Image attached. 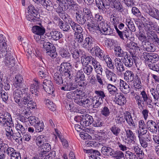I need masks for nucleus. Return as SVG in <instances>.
<instances>
[{
    "instance_id": "48",
    "label": "nucleus",
    "mask_w": 159,
    "mask_h": 159,
    "mask_svg": "<svg viewBox=\"0 0 159 159\" xmlns=\"http://www.w3.org/2000/svg\"><path fill=\"white\" fill-rule=\"evenodd\" d=\"M45 102L46 107L49 108L50 110L52 111H54L56 110V106L52 102L48 99H46Z\"/></svg>"
},
{
    "instance_id": "16",
    "label": "nucleus",
    "mask_w": 159,
    "mask_h": 159,
    "mask_svg": "<svg viewBox=\"0 0 159 159\" xmlns=\"http://www.w3.org/2000/svg\"><path fill=\"white\" fill-rule=\"evenodd\" d=\"M114 101L116 104L122 106L126 103V100L123 94L120 93H117L115 94Z\"/></svg>"
},
{
    "instance_id": "36",
    "label": "nucleus",
    "mask_w": 159,
    "mask_h": 159,
    "mask_svg": "<svg viewBox=\"0 0 159 159\" xmlns=\"http://www.w3.org/2000/svg\"><path fill=\"white\" fill-rule=\"evenodd\" d=\"M0 125L2 126L13 127L14 124L12 121L0 117Z\"/></svg>"
},
{
    "instance_id": "27",
    "label": "nucleus",
    "mask_w": 159,
    "mask_h": 159,
    "mask_svg": "<svg viewBox=\"0 0 159 159\" xmlns=\"http://www.w3.org/2000/svg\"><path fill=\"white\" fill-rule=\"evenodd\" d=\"M75 16L77 22L79 24L83 25L85 23L86 17L82 14V13L76 12Z\"/></svg>"
},
{
    "instance_id": "61",
    "label": "nucleus",
    "mask_w": 159,
    "mask_h": 159,
    "mask_svg": "<svg viewBox=\"0 0 159 159\" xmlns=\"http://www.w3.org/2000/svg\"><path fill=\"white\" fill-rule=\"evenodd\" d=\"M34 127L35 129V130L37 132L42 131L43 129L44 125L43 123H40L39 121V123L34 124Z\"/></svg>"
},
{
    "instance_id": "31",
    "label": "nucleus",
    "mask_w": 159,
    "mask_h": 159,
    "mask_svg": "<svg viewBox=\"0 0 159 159\" xmlns=\"http://www.w3.org/2000/svg\"><path fill=\"white\" fill-rule=\"evenodd\" d=\"M94 52L95 56L99 58L104 53L103 50L101 49L100 47L98 46L95 45L90 50V52Z\"/></svg>"
},
{
    "instance_id": "26",
    "label": "nucleus",
    "mask_w": 159,
    "mask_h": 159,
    "mask_svg": "<svg viewBox=\"0 0 159 159\" xmlns=\"http://www.w3.org/2000/svg\"><path fill=\"white\" fill-rule=\"evenodd\" d=\"M125 136L127 137L125 139L126 142V143L127 141H128L127 143H128L132 142L135 139L134 134L132 131L128 128L125 129Z\"/></svg>"
},
{
    "instance_id": "58",
    "label": "nucleus",
    "mask_w": 159,
    "mask_h": 159,
    "mask_svg": "<svg viewBox=\"0 0 159 159\" xmlns=\"http://www.w3.org/2000/svg\"><path fill=\"white\" fill-rule=\"evenodd\" d=\"M52 47L49 48L48 50L46 51L47 55L51 57L53 59L56 58L57 56V53L56 52V49L55 47L54 51H51Z\"/></svg>"
},
{
    "instance_id": "18",
    "label": "nucleus",
    "mask_w": 159,
    "mask_h": 159,
    "mask_svg": "<svg viewBox=\"0 0 159 159\" xmlns=\"http://www.w3.org/2000/svg\"><path fill=\"white\" fill-rule=\"evenodd\" d=\"M95 59L91 56L83 54L81 57V61L83 65H88L90 63L92 65Z\"/></svg>"
},
{
    "instance_id": "56",
    "label": "nucleus",
    "mask_w": 159,
    "mask_h": 159,
    "mask_svg": "<svg viewBox=\"0 0 159 159\" xmlns=\"http://www.w3.org/2000/svg\"><path fill=\"white\" fill-rule=\"evenodd\" d=\"M42 5L45 7L46 9L48 11H50L53 8H54V7L53 6L52 2L50 0H47Z\"/></svg>"
},
{
    "instance_id": "7",
    "label": "nucleus",
    "mask_w": 159,
    "mask_h": 159,
    "mask_svg": "<svg viewBox=\"0 0 159 159\" xmlns=\"http://www.w3.org/2000/svg\"><path fill=\"white\" fill-rule=\"evenodd\" d=\"M94 42V38L89 35L85 38L81 46L83 48L90 51L95 46Z\"/></svg>"
},
{
    "instance_id": "57",
    "label": "nucleus",
    "mask_w": 159,
    "mask_h": 159,
    "mask_svg": "<svg viewBox=\"0 0 159 159\" xmlns=\"http://www.w3.org/2000/svg\"><path fill=\"white\" fill-rule=\"evenodd\" d=\"M43 48L45 49L46 51L52 47L51 51H53L55 49V46L54 45L49 42H44L43 44Z\"/></svg>"
},
{
    "instance_id": "14",
    "label": "nucleus",
    "mask_w": 159,
    "mask_h": 159,
    "mask_svg": "<svg viewBox=\"0 0 159 159\" xmlns=\"http://www.w3.org/2000/svg\"><path fill=\"white\" fill-rule=\"evenodd\" d=\"M93 122V117L88 114L83 116L81 120H80V124L83 126H88Z\"/></svg>"
},
{
    "instance_id": "33",
    "label": "nucleus",
    "mask_w": 159,
    "mask_h": 159,
    "mask_svg": "<svg viewBox=\"0 0 159 159\" xmlns=\"http://www.w3.org/2000/svg\"><path fill=\"white\" fill-rule=\"evenodd\" d=\"M32 30L34 34L43 35L45 32V29L42 26L35 25L32 27Z\"/></svg>"
},
{
    "instance_id": "5",
    "label": "nucleus",
    "mask_w": 159,
    "mask_h": 159,
    "mask_svg": "<svg viewBox=\"0 0 159 159\" xmlns=\"http://www.w3.org/2000/svg\"><path fill=\"white\" fill-rule=\"evenodd\" d=\"M99 32H102V31L106 35H110L113 34V30L111 29L105 20L98 25Z\"/></svg>"
},
{
    "instance_id": "20",
    "label": "nucleus",
    "mask_w": 159,
    "mask_h": 159,
    "mask_svg": "<svg viewBox=\"0 0 159 159\" xmlns=\"http://www.w3.org/2000/svg\"><path fill=\"white\" fill-rule=\"evenodd\" d=\"M115 66L118 73L121 74L125 70L123 63L119 58H116L114 60Z\"/></svg>"
},
{
    "instance_id": "59",
    "label": "nucleus",
    "mask_w": 159,
    "mask_h": 159,
    "mask_svg": "<svg viewBox=\"0 0 159 159\" xmlns=\"http://www.w3.org/2000/svg\"><path fill=\"white\" fill-rule=\"evenodd\" d=\"M107 88L109 92L111 94L116 93L117 91V88L114 85L111 84H108Z\"/></svg>"
},
{
    "instance_id": "47",
    "label": "nucleus",
    "mask_w": 159,
    "mask_h": 159,
    "mask_svg": "<svg viewBox=\"0 0 159 159\" xmlns=\"http://www.w3.org/2000/svg\"><path fill=\"white\" fill-rule=\"evenodd\" d=\"M41 149V153H42L43 155L46 152H48L51 149L50 145L47 143H44L41 146L39 147Z\"/></svg>"
},
{
    "instance_id": "17",
    "label": "nucleus",
    "mask_w": 159,
    "mask_h": 159,
    "mask_svg": "<svg viewBox=\"0 0 159 159\" xmlns=\"http://www.w3.org/2000/svg\"><path fill=\"white\" fill-rule=\"evenodd\" d=\"M140 40L142 42V46L141 47H143V48L146 49L147 50L150 52H153L154 50L153 49V46L148 45V46H146V37L144 34L141 33L140 34Z\"/></svg>"
},
{
    "instance_id": "60",
    "label": "nucleus",
    "mask_w": 159,
    "mask_h": 159,
    "mask_svg": "<svg viewBox=\"0 0 159 159\" xmlns=\"http://www.w3.org/2000/svg\"><path fill=\"white\" fill-rule=\"evenodd\" d=\"M59 15L63 20L65 21H67L68 20V22L69 21L70 23L71 21H72V20L70 18V16L66 13L65 11L63 13L59 14Z\"/></svg>"
},
{
    "instance_id": "41",
    "label": "nucleus",
    "mask_w": 159,
    "mask_h": 159,
    "mask_svg": "<svg viewBox=\"0 0 159 159\" xmlns=\"http://www.w3.org/2000/svg\"><path fill=\"white\" fill-rule=\"evenodd\" d=\"M95 96H94L101 101H102L106 98V95L104 91L101 90H95L94 92Z\"/></svg>"
},
{
    "instance_id": "55",
    "label": "nucleus",
    "mask_w": 159,
    "mask_h": 159,
    "mask_svg": "<svg viewBox=\"0 0 159 159\" xmlns=\"http://www.w3.org/2000/svg\"><path fill=\"white\" fill-rule=\"evenodd\" d=\"M15 128L17 132L22 133V134L23 135L25 132V129L23 126L20 123L17 122Z\"/></svg>"
},
{
    "instance_id": "29",
    "label": "nucleus",
    "mask_w": 159,
    "mask_h": 159,
    "mask_svg": "<svg viewBox=\"0 0 159 159\" xmlns=\"http://www.w3.org/2000/svg\"><path fill=\"white\" fill-rule=\"evenodd\" d=\"M106 74L107 79L111 83L115 82L117 79L116 74L114 72L107 69Z\"/></svg>"
},
{
    "instance_id": "43",
    "label": "nucleus",
    "mask_w": 159,
    "mask_h": 159,
    "mask_svg": "<svg viewBox=\"0 0 159 159\" xmlns=\"http://www.w3.org/2000/svg\"><path fill=\"white\" fill-rule=\"evenodd\" d=\"M125 53V52L123 51L120 46H117L114 48V53L117 57H124Z\"/></svg>"
},
{
    "instance_id": "15",
    "label": "nucleus",
    "mask_w": 159,
    "mask_h": 159,
    "mask_svg": "<svg viewBox=\"0 0 159 159\" xmlns=\"http://www.w3.org/2000/svg\"><path fill=\"white\" fill-rule=\"evenodd\" d=\"M19 89H16L13 93L14 100L15 102L17 104L18 101H20L21 95L23 96V93L26 91V89H23L21 88Z\"/></svg>"
},
{
    "instance_id": "19",
    "label": "nucleus",
    "mask_w": 159,
    "mask_h": 159,
    "mask_svg": "<svg viewBox=\"0 0 159 159\" xmlns=\"http://www.w3.org/2000/svg\"><path fill=\"white\" fill-rule=\"evenodd\" d=\"M63 85V86L60 87L58 89L59 90L70 91L74 90L77 88V86L71 82H64Z\"/></svg>"
},
{
    "instance_id": "35",
    "label": "nucleus",
    "mask_w": 159,
    "mask_h": 159,
    "mask_svg": "<svg viewBox=\"0 0 159 159\" xmlns=\"http://www.w3.org/2000/svg\"><path fill=\"white\" fill-rule=\"evenodd\" d=\"M148 129L152 133L157 132V130L155 122L152 120L148 121L147 123Z\"/></svg>"
},
{
    "instance_id": "52",
    "label": "nucleus",
    "mask_w": 159,
    "mask_h": 159,
    "mask_svg": "<svg viewBox=\"0 0 159 159\" xmlns=\"http://www.w3.org/2000/svg\"><path fill=\"white\" fill-rule=\"evenodd\" d=\"M82 14L86 17L87 20H89L91 19L92 16V14L88 8L85 7L83 10Z\"/></svg>"
},
{
    "instance_id": "24",
    "label": "nucleus",
    "mask_w": 159,
    "mask_h": 159,
    "mask_svg": "<svg viewBox=\"0 0 159 159\" xmlns=\"http://www.w3.org/2000/svg\"><path fill=\"white\" fill-rule=\"evenodd\" d=\"M47 138L44 135H39L36 137L35 139L36 144L37 146L40 147L46 142Z\"/></svg>"
},
{
    "instance_id": "10",
    "label": "nucleus",
    "mask_w": 159,
    "mask_h": 159,
    "mask_svg": "<svg viewBox=\"0 0 159 159\" xmlns=\"http://www.w3.org/2000/svg\"><path fill=\"white\" fill-rule=\"evenodd\" d=\"M43 86L45 91L49 94L53 93L54 89L53 83L48 80L45 79L43 82Z\"/></svg>"
},
{
    "instance_id": "8",
    "label": "nucleus",
    "mask_w": 159,
    "mask_h": 159,
    "mask_svg": "<svg viewBox=\"0 0 159 159\" xmlns=\"http://www.w3.org/2000/svg\"><path fill=\"white\" fill-rule=\"evenodd\" d=\"M109 147L106 146V145H102L103 147L101 149V152L104 155L107 156H112L114 152V150L111 147H115V143L113 141H110L109 142Z\"/></svg>"
},
{
    "instance_id": "62",
    "label": "nucleus",
    "mask_w": 159,
    "mask_h": 159,
    "mask_svg": "<svg viewBox=\"0 0 159 159\" xmlns=\"http://www.w3.org/2000/svg\"><path fill=\"white\" fill-rule=\"evenodd\" d=\"M93 69L92 66L90 65H86L83 68L84 72L88 75H90Z\"/></svg>"
},
{
    "instance_id": "42",
    "label": "nucleus",
    "mask_w": 159,
    "mask_h": 159,
    "mask_svg": "<svg viewBox=\"0 0 159 159\" xmlns=\"http://www.w3.org/2000/svg\"><path fill=\"white\" fill-rule=\"evenodd\" d=\"M124 118L130 126H134V122L133 120L130 113L128 111L124 113Z\"/></svg>"
},
{
    "instance_id": "54",
    "label": "nucleus",
    "mask_w": 159,
    "mask_h": 159,
    "mask_svg": "<svg viewBox=\"0 0 159 159\" xmlns=\"http://www.w3.org/2000/svg\"><path fill=\"white\" fill-rule=\"evenodd\" d=\"M112 156L117 159H125L124 154L121 151H114Z\"/></svg>"
},
{
    "instance_id": "22",
    "label": "nucleus",
    "mask_w": 159,
    "mask_h": 159,
    "mask_svg": "<svg viewBox=\"0 0 159 159\" xmlns=\"http://www.w3.org/2000/svg\"><path fill=\"white\" fill-rule=\"evenodd\" d=\"M120 89L121 92L125 94H127L130 91L129 85L125 81L120 79Z\"/></svg>"
},
{
    "instance_id": "34",
    "label": "nucleus",
    "mask_w": 159,
    "mask_h": 159,
    "mask_svg": "<svg viewBox=\"0 0 159 159\" xmlns=\"http://www.w3.org/2000/svg\"><path fill=\"white\" fill-rule=\"evenodd\" d=\"M63 75H61L58 73H54L53 76V79L54 82L57 85H61L63 84V80L62 76Z\"/></svg>"
},
{
    "instance_id": "2",
    "label": "nucleus",
    "mask_w": 159,
    "mask_h": 159,
    "mask_svg": "<svg viewBox=\"0 0 159 159\" xmlns=\"http://www.w3.org/2000/svg\"><path fill=\"white\" fill-rule=\"evenodd\" d=\"M126 46L131 57L133 58L136 66L137 67L139 54L138 48H139L137 44L130 40L126 42Z\"/></svg>"
},
{
    "instance_id": "37",
    "label": "nucleus",
    "mask_w": 159,
    "mask_h": 159,
    "mask_svg": "<svg viewBox=\"0 0 159 159\" xmlns=\"http://www.w3.org/2000/svg\"><path fill=\"white\" fill-rule=\"evenodd\" d=\"M51 39L55 41L59 40L62 37L61 33L58 31L52 30L50 32Z\"/></svg>"
},
{
    "instance_id": "30",
    "label": "nucleus",
    "mask_w": 159,
    "mask_h": 159,
    "mask_svg": "<svg viewBox=\"0 0 159 159\" xmlns=\"http://www.w3.org/2000/svg\"><path fill=\"white\" fill-rule=\"evenodd\" d=\"M71 62H63L60 65L59 68V71L61 74H62L63 72L70 70L71 67Z\"/></svg>"
},
{
    "instance_id": "63",
    "label": "nucleus",
    "mask_w": 159,
    "mask_h": 159,
    "mask_svg": "<svg viewBox=\"0 0 159 159\" xmlns=\"http://www.w3.org/2000/svg\"><path fill=\"white\" fill-rule=\"evenodd\" d=\"M101 112V114L105 117L109 116L110 113L109 109L106 106H105L102 108Z\"/></svg>"
},
{
    "instance_id": "40",
    "label": "nucleus",
    "mask_w": 159,
    "mask_h": 159,
    "mask_svg": "<svg viewBox=\"0 0 159 159\" xmlns=\"http://www.w3.org/2000/svg\"><path fill=\"white\" fill-rule=\"evenodd\" d=\"M126 25L129 29L132 32H134L136 30V29L131 19L129 17H127L125 20Z\"/></svg>"
},
{
    "instance_id": "28",
    "label": "nucleus",
    "mask_w": 159,
    "mask_h": 159,
    "mask_svg": "<svg viewBox=\"0 0 159 159\" xmlns=\"http://www.w3.org/2000/svg\"><path fill=\"white\" fill-rule=\"evenodd\" d=\"M23 79L21 75H17L15 76L14 85L16 88H21L22 86Z\"/></svg>"
},
{
    "instance_id": "11",
    "label": "nucleus",
    "mask_w": 159,
    "mask_h": 159,
    "mask_svg": "<svg viewBox=\"0 0 159 159\" xmlns=\"http://www.w3.org/2000/svg\"><path fill=\"white\" fill-rule=\"evenodd\" d=\"M85 80V77L83 72L81 70L78 71L75 77V81L80 86H83L84 85V81Z\"/></svg>"
},
{
    "instance_id": "1",
    "label": "nucleus",
    "mask_w": 159,
    "mask_h": 159,
    "mask_svg": "<svg viewBox=\"0 0 159 159\" xmlns=\"http://www.w3.org/2000/svg\"><path fill=\"white\" fill-rule=\"evenodd\" d=\"M137 64V67L136 66L137 70L135 71V76L133 72L129 70L126 71L124 74L125 80L127 82H131L134 80V88L133 92V98L136 101L137 103L139 105V67Z\"/></svg>"
},
{
    "instance_id": "44",
    "label": "nucleus",
    "mask_w": 159,
    "mask_h": 159,
    "mask_svg": "<svg viewBox=\"0 0 159 159\" xmlns=\"http://www.w3.org/2000/svg\"><path fill=\"white\" fill-rule=\"evenodd\" d=\"M55 130L57 135L62 143L63 146L64 148H66L68 146V141L64 138V136L60 134L57 129H55Z\"/></svg>"
},
{
    "instance_id": "32",
    "label": "nucleus",
    "mask_w": 159,
    "mask_h": 159,
    "mask_svg": "<svg viewBox=\"0 0 159 159\" xmlns=\"http://www.w3.org/2000/svg\"><path fill=\"white\" fill-rule=\"evenodd\" d=\"M58 19L59 21L58 25L60 29L64 31H68L70 28L69 24L67 21L64 22L59 18Z\"/></svg>"
},
{
    "instance_id": "3",
    "label": "nucleus",
    "mask_w": 159,
    "mask_h": 159,
    "mask_svg": "<svg viewBox=\"0 0 159 159\" xmlns=\"http://www.w3.org/2000/svg\"><path fill=\"white\" fill-rule=\"evenodd\" d=\"M27 9V12H26V19L31 22H37L38 21L40 15L37 9L32 4H30Z\"/></svg>"
},
{
    "instance_id": "45",
    "label": "nucleus",
    "mask_w": 159,
    "mask_h": 159,
    "mask_svg": "<svg viewBox=\"0 0 159 159\" xmlns=\"http://www.w3.org/2000/svg\"><path fill=\"white\" fill-rule=\"evenodd\" d=\"M88 29L89 31L92 32H95L96 33H99L98 28V25L94 23H92L87 24Z\"/></svg>"
},
{
    "instance_id": "50",
    "label": "nucleus",
    "mask_w": 159,
    "mask_h": 159,
    "mask_svg": "<svg viewBox=\"0 0 159 159\" xmlns=\"http://www.w3.org/2000/svg\"><path fill=\"white\" fill-rule=\"evenodd\" d=\"M95 2L97 6L99 9H102L103 8L107 9L109 8L107 5H105L103 2L102 0H96Z\"/></svg>"
},
{
    "instance_id": "51",
    "label": "nucleus",
    "mask_w": 159,
    "mask_h": 159,
    "mask_svg": "<svg viewBox=\"0 0 159 159\" xmlns=\"http://www.w3.org/2000/svg\"><path fill=\"white\" fill-rule=\"evenodd\" d=\"M146 65L148 66L151 69L159 73V62L156 65L153 63L152 62L150 63H146Z\"/></svg>"
},
{
    "instance_id": "64",
    "label": "nucleus",
    "mask_w": 159,
    "mask_h": 159,
    "mask_svg": "<svg viewBox=\"0 0 159 159\" xmlns=\"http://www.w3.org/2000/svg\"><path fill=\"white\" fill-rule=\"evenodd\" d=\"M76 99H79L80 97H83L84 96V92L80 89H77L74 91Z\"/></svg>"
},
{
    "instance_id": "38",
    "label": "nucleus",
    "mask_w": 159,
    "mask_h": 159,
    "mask_svg": "<svg viewBox=\"0 0 159 159\" xmlns=\"http://www.w3.org/2000/svg\"><path fill=\"white\" fill-rule=\"evenodd\" d=\"M91 106L93 108H97L102 103V101L98 99L97 98L94 96L93 97H91Z\"/></svg>"
},
{
    "instance_id": "9",
    "label": "nucleus",
    "mask_w": 159,
    "mask_h": 159,
    "mask_svg": "<svg viewBox=\"0 0 159 159\" xmlns=\"http://www.w3.org/2000/svg\"><path fill=\"white\" fill-rule=\"evenodd\" d=\"M7 40L3 35L0 34V55L2 57L5 54V51L8 50L10 46L7 45Z\"/></svg>"
},
{
    "instance_id": "6",
    "label": "nucleus",
    "mask_w": 159,
    "mask_h": 159,
    "mask_svg": "<svg viewBox=\"0 0 159 159\" xmlns=\"http://www.w3.org/2000/svg\"><path fill=\"white\" fill-rule=\"evenodd\" d=\"M24 96H22V98L20 99V101H18L17 104L20 109L23 110V108L25 109V108H27L28 107H26L25 106H27L30 100V95L28 93L24 92L23 93Z\"/></svg>"
},
{
    "instance_id": "13",
    "label": "nucleus",
    "mask_w": 159,
    "mask_h": 159,
    "mask_svg": "<svg viewBox=\"0 0 159 159\" xmlns=\"http://www.w3.org/2000/svg\"><path fill=\"white\" fill-rule=\"evenodd\" d=\"M91 98L89 97L87 98H79L78 100H75V102L80 106L84 107H89L91 106Z\"/></svg>"
},
{
    "instance_id": "46",
    "label": "nucleus",
    "mask_w": 159,
    "mask_h": 159,
    "mask_svg": "<svg viewBox=\"0 0 159 159\" xmlns=\"http://www.w3.org/2000/svg\"><path fill=\"white\" fill-rule=\"evenodd\" d=\"M86 152L91 153L89 159H94V158L99 157V156L100 155V153L98 150H96L89 149L86 150Z\"/></svg>"
},
{
    "instance_id": "12",
    "label": "nucleus",
    "mask_w": 159,
    "mask_h": 159,
    "mask_svg": "<svg viewBox=\"0 0 159 159\" xmlns=\"http://www.w3.org/2000/svg\"><path fill=\"white\" fill-rule=\"evenodd\" d=\"M34 83L31 84L30 90L33 96H38L39 94V90L40 83L36 79H34Z\"/></svg>"
},
{
    "instance_id": "4",
    "label": "nucleus",
    "mask_w": 159,
    "mask_h": 159,
    "mask_svg": "<svg viewBox=\"0 0 159 159\" xmlns=\"http://www.w3.org/2000/svg\"><path fill=\"white\" fill-rule=\"evenodd\" d=\"M11 49L10 47H9L7 50L5 51V54L2 57L0 55V58L5 57L4 60V63L6 66L11 68L13 67L15 61L14 57L12 55L11 52Z\"/></svg>"
},
{
    "instance_id": "21",
    "label": "nucleus",
    "mask_w": 159,
    "mask_h": 159,
    "mask_svg": "<svg viewBox=\"0 0 159 159\" xmlns=\"http://www.w3.org/2000/svg\"><path fill=\"white\" fill-rule=\"evenodd\" d=\"M95 71L97 74L102 75L103 69L100 63L96 59L92 64Z\"/></svg>"
},
{
    "instance_id": "23",
    "label": "nucleus",
    "mask_w": 159,
    "mask_h": 159,
    "mask_svg": "<svg viewBox=\"0 0 159 159\" xmlns=\"http://www.w3.org/2000/svg\"><path fill=\"white\" fill-rule=\"evenodd\" d=\"M70 23L73 30L75 32V35H76L77 33H82L83 29L80 24H78L75 22L71 21Z\"/></svg>"
},
{
    "instance_id": "25",
    "label": "nucleus",
    "mask_w": 159,
    "mask_h": 159,
    "mask_svg": "<svg viewBox=\"0 0 159 159\" xmlns=\"http://www.w3.org/2000/svg\"><path fill=\"white\" fill-rule=\"evenodd\" d=\"M60 54L61 56L65 58L69 62H72L73 59H71V55L68 50L63 48L61 49Z\"/></svg>"
},
{
    "instance_id": "53",
    "label": "nucleus",
    "mask_w": 159,
    "mask_h": 159,
    "mask_svg": "<svg viewBox=\"0 0 159 159\" xmlns=\"http://www.w3.org/2000/svg\"><path fill=\"white\" fill-rule=\"evenodd\" d=\"M57 3L58 4L59 6L56 9V12L59 14L63 13L64 11V8L63 7H62L63 3L61 0H57Z\"/></svg>"
},
{
    "instance_id": "39",
    "label": "nucleus",
    "mask_w": 159,
    "mask_h": 159,
    "mask_svg": "<svg viewBox=\"0 0 159 159\" xmlns=\"http://www.w3.org/2000/svg\"><path fill=\"white\" fill-rule=\"evenodd\" d=\"M134 59H132L130 56H128L127 57L125 56L124 59L122 60V61L125 66L128 67H131L133 64Z\"/></svg>"
},
{
    "instance_id": "49",
    "label": "nucleus",
    "mask_w": 159,
    "mask_h": 159,
    "mask_svg": "<svg viewBox=\"0 0 159 159\" xmlns=\"http://www.w3.org/2000/svg\"><path fill=\"white\" fill-rule=\"evenodd\" d=\"M110 130L113 134L116 136H118L121 131V129L120 128L116 125H114L111 126L110 128Z\"/></svg>"
}]
</instances>
